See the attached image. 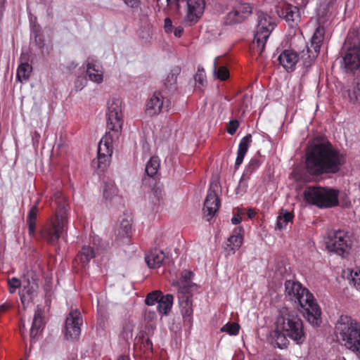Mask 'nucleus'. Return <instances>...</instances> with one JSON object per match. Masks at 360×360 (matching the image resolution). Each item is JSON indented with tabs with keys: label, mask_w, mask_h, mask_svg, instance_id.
<instances>
[{
	"label": "nucleus",
	"mask_w": 360,
	"mask_h": 360,
	"mask_svg": "<svg viewBox=\"0 0 360 360\" xmlns=\"http://www.w3.org/2000/svg\"><path fill=\"white\" fill-rule=\"evenodd\" d=\"M345 162L344 155L328 141L311 144L305 153L304 169L307 176L304 181L323 174L338 173Z\"/></svg>",
	"instance_id": "obj_1"
},
{
	"label": "nucleus",
	"mask_w": 360,
	"mask_h": 360,
	"mask_svg": "<svg viewBox=\"0 0 360 360\" xmlns=\"http://www.w3.org/2000/svg\"><path fill=\"white\" fill-rule=\"evenodd\" d=\"M122 100L112 98L108 102L107 127L108 131L102 137L98 146V159L94 167L103 169L110 163L113 152V142L118 139L123 125Z\"/></svg>",
	"instance_id": "obj_2"
},
{
	"label": "nucleus",
	"mask_w": 360,
	"mask_h": 360,
	"mask_svg": "<svg viewBox=\"0 0 360 360\" xmlns=\"http://www.w3.org/2000/svg\"><path fill=\"white\" fill-rule=\"evenodd\" d=\"M285 289L286 296L298 302L307 321L314 326H318L321 322V311L313 295L295 281H286Z\"/></svg>",
	"instance_id": "obj_3"
},
{
	"label": "nucleus",
	"mask_w": 360,
	"mask_h": 360,
	"mask_svg": "<svg viewBox=\"0 0 360 360\" xmlns=\"http://www.w3.org/2000/svg\"><path fill=\"white\" fill-rule=\"evenodd\" d=\"M65 199L61 191H57L51 199L50 206L55 214L43 228L41 236L51 244H55L61 236L68 222Z\"/></svg>",
	"instance_id": "obj_4"
},
{
	"label": "nucleus",
	"mask_w": 360,
	"mask_h": 360,
	"mask_svg": "<svg viewBox=\"0 0 360 360\" xmlns=\"http://www.w3.org/2000/svg\"><path fill=\"white\" fill-rule=\"evenodd\" d=\"M275 326L297 345L302 344L306 340L302 319L297 312L287 307H283L279 310Z\"/></svg>",
	"instance_id": "obj_5"
},
{
	"label": "nucleus",
	"mask_w": 360,
	"mask_h": 360,
	"mask_svg": "<svg viewBox=\"0 0 360 360\" xmlns=\"http://www.w3.org/2000/svg\"><path fill=\"white\" fill-rule=\"evenodd\" d=\"M338 338L344 346L356 354H360V323L352 317L341 316L335 326Z\"/></svg>",
	"instance_id": "obj_6"
},
{
	"label": "nucleus",
	"mask_w": 360,
	"mask_h": 360,
	"mask_svg": "<svg viewBox=\"0 0 360 360\" xmlns=\"http://www.w3.org/2000/svg\"><path fill=\"white\" fill-rule=\"evenodd\" d=\"M257 15V24L250 50L253 54L262 57L265 44L275 27V22L271 15L263 11H258Z\"/></svg>",
	"instance_id": "obj_7"
},
{
	"label": "nucleus",
	"mask_w": 360,
	"mask_h": 360,
	"mask_svg": "<svg viewBox=\"0 0 360 360\" xmlns=\"http://www.w3.org/2000/svg\"><path fill=\"white\" fill-rule=\"evenodd\" d=\"M337 190L323 187H308L304 191V200L321 208H327L338 204Z\"/></svg>",
	"instance_id": "obj_8"
},
{
	"label": "nucleus",
	"mask_w": 360,
	"mask_h": 360,
	"mask_svg": "<svg viewBox=\"0 0 360 360\" xmlns=\"http://www.w3.org/2000/svg\"><path fill=\"white\" fill-rule=\"evenodd\" d=\"M326 245L330 252L347 257L350 253L352 244L347 232L338 229L328 232Z\"/></svg>",
	"instance_id": "obj_9"
},
{
	"label": "nucleus",
	"mask_w": 360,
	"mask_h": 360,
	"mask_svg": "<svg viewBox=\"0 0 360 360\" xmlns=\"http://www.w3.org/2000/svg\"><path fill=\"white\" fill-rule=\"evenodd\" d=\"M83 320L80 312L77 310H71L65 320V338L68 340H76L81 333V326Z\"/></svg>",
	"instance_id": "obj_10"
},
{
	"label": "nucleus",
	"mask_w": 360,
	"mask_h": 360,
	"mask_svg": "<svg viewBox=\"0 0 360 360\" xmlns=\"http://www.w3.org/2000/svg\"><path fill=\"white\" fill-rule=\"evenodd\" d=\"M252 6L247 3L236 4L232 11L226 15L225 22L228 25L240 23L247 19L252 13Z\"/></svg>",
	"instance_id": "obj_11"
},
{
	"label": "nucleus",
	"mask_w": 360,
	"mask_h": 360,
	"mask_svg": "<svg viewBox=\"0 0 360 360\" xmlns=\"http://www.w3.org/2000/svg\"><path fill=\"white\" fill-rule=\"evenodd\" d=\"M191 294L190 292H178V298L179 301L181 314L184 319V325L191 328L193 324V304Z\"/></svg>",
	"instance_id": "obj_12"
},
{
	"label": "nucleus",
	"mask_w": 360,
	"mask_h": 360,
	"mask_svg": "<svg viewBox=\"0 0 360 360\" xmlns=\"http://www.w3.org/2000/svg\"><path fill=\"white\" fill-rule=\"evenodd\" d=\"M343 64L347 72L354 74L360 72V41L347 49L343 57Z\"/></svg>",
	"instance_id": "obj_13"
},
{
	"label": "nucleus",
	"mask_w": 360,
	"mask_h": 360,
	"mask_svg": "<svg viewBox=\"0 0 360 360\" xmlns=\"http://www.w3.org/2000/svg\"><path fill=\"white\" fill-rule=\"evenodd\" d=\"M168 101L160 92H155L146 103V113L150 117L159 115L162 110H168Z\"/></svg>",
	"instance_id": "obj_14"
},
{
	"label": "nucleus",
	"mask_w": 360,
	"mask_h": 360,
	"mask_svg": "<svg viewBox=\"0 0 360 360\" xmlns=\"http://www.w3.org/2000/svg\"><path fill=\"white\" fill-rule=\"evenodd\" d=\"M188 11L185 22L188 25L195 24L203 14L205 2L204 0H188Z\"/></svg>",
	"instance_id": "obj_15"
},
{
	"label": "nucleus",
	"mask_w": 360,
	"mask_h": 360,
	"mask_svg": "<svg viewBox=\"0 0 360 360\" xmlns=\"http://www.w3.org/2000/svg\"><path fill=\"white\" fill-rule=\"evenodd\" d=\"M220 200L215 191L210 188L206 196L203 206V214L207 221H210L218 211Z\"/></svg>",
	"instance_id": "obj_16"
},
{
	"label": "nucleus",
	"mask_w": 360,
	"mask_h": 360,
	"mask_svg": "<svg viewBox=\"0 0 360 360\" xmlns=\"http://www.w3.org/2000/svg\"><path fill=\"white\" fill-rule=\"evenodd\" d=\"M325 30L323 27L319 25L315 30V32L311 39V46L307 47L309 60H314L319 55L320 48L324 38Z\"/></svg>",
	"instance_id": "obj_17"
},
{
	"label": "nucleus",
	"mask_w": 360,
	"mask_h": 360,
	"mask_svg": "<svg viewBox=\"0 0 360 360\" xmlns=\"http://www.w3.org/2000/svg\"><path fill=\"white\" fill-rule=\"evenodd\" d=\"M103 68L101 63L93 58L86 60V75L89 79L96 84L103 81Z\"/></svg>",
	"instance_id": "obj_18"
},
{
	"label": "nucleus",
	"mask_w": 360,
	"mask_h": 360,
	"mask_svg": "<svg viewBox=\"0 0 360 360\" xmlns=\"http://www.w3.org/2000/svg\"><path fill=\"white\" fill-rule=\"evenodd\" d=\"M37 284L29 281L23 283L22 288L19 291L20 301L24 307L28 306L37 295Z\"/></svg>",
	"instance_id": "obj_19"
},
{
	"label": "nucleus",
	"mask_w": 360,
	"mask_h": 360,
	"mask_svg": "<svg viewBox=\"0 0 360 360\" xmlns=\"http://www.w3.org/2000/svg\"><path fill=\"white\" fill-rule=\"evenodd\" d=\"M279 63L288 72L292 71L299 60L297 53L292 50H284L278 56Z\"/></svg>",
	"instance_id": "obj_20"
},
{
	"label": "nucleus",
	"mask_w": 360,
	"mask_h": 360,
	"mask_svg": "<svg viewBox=\"0 0 360 360\" xmlns=\"http://www.w3.org/2000/svg\"><path fill=\"white\" fill-rule=\"evenodd\" d=\"M133 231L131 217L125 214L121 217L117 229V237L120 239L129 238Z\"/></svg>",
	"instance_id": "obj_21"
},
{
	"label": "nucleus",
	"mask_w": 360,
	"mask_h": 360,
	"mask_svg": "<svg viewBox=\"0 0 360 360\" xmlns=\"http://www.w3.org/2000/svg\"><path fill=\"white\" fill-rule=\"evenodd\" d=\"M243 229L241 226L236 227L233 229L231 236L226 241V249L233 254H234L243 244Z\"/></svg>",
	"instance_id": "obj_22"
},
{
	"label": "nucleus",
	"mask_w": 360,
	"mask_h": 360,
	"mask_svg": "<svg viewBox=\"0 0 360 360\" xmlns=\"http://www.w3.org/2000/svg\"><path fill=\"white\" fill-rule=\"evenodd\" d=\"M193 277V274L191 271L184 270L181 272V278L172 282V285L178 288V292H181L183 288L184 292H190L191 287L195 285L191 282Z\"/></svg>",
	"instance_id": "obj_23"
},
{
	"label": "nucleus",
	"mask_w": 360,
	"mask_h": 360,
	"mask_svg": "<svg viewBox=\"0 0 360 360\" xmlns=\"http://www.w3.org/2000/svg\"><path fill=\"white\" fill-rule=\"evenodd\" d=\"M96 252L91 245H83L78 252L75 262H78L82 268L86 267L91 259L96 257Z\"/></svg>",
	"instance_id": "obj_24"
},
{
	"label": "nucleus",
	"mask_w": 360,
	"mask_h": 360,
	"mask_svg": "<svg viewBox=\"0 0 360 360\" xmlns=\"http://www.w3.org/2000/svg\"><path fill=\"white\" fill-rule=\"evenodd\" d=\"M165 257L164 252L155 248L146 254L145 260L149 268L155 269L159 268L162 265Z\"/></svg>",
	"instance_id": "obj_25"
},
{
	"label": "nucleus",
	"mask_w": 360,
	"mask_h": 360,
	"mask_svg": "<svg viewBox=\"0 0 360 360\" xmlns=\"http://www.w3.org/2000/svg\"><path fill=\"white\" fill-rule=\"evenodd\" d=\"M44 328V321L42 311L37 308L34 312L32 327L30 328L31 341L33 342L34 338L41 333Z\"/></svg>",
	"instance_id": "obj_26"
},
{
	"label": "nucleus",
	"mask_w": 360,
	"mask_h": 360,
	"mask_svg": "<svg viewBox=\"0 0 360 360\" xmlns=\"http://www.w3.org/2000/svg\"><path fill=\"white\" fill-rule=\"evenodd\" d=\"M282 15L291 25H297L300 20V13L297 6L286 5L282 10Z\"/></svg>",
	"instance_id": "obj_27"
},
{
	"label": "nucleus",
	"mask_w": 360,
	"mask_h": 360,
	"mask_svg": "<svg viewBox=\"0 0 360 360\" xmlns=\"http://www.w3.org/2000/svg\"><path fill=\"white\" fill-rule=\"evenodd\" d=\"M252 142V136L251 134H248L244 136L240 141L237 158L236 160L235 165L236 167H238L243 162L245 155L247 153L248 148Z\"/></svg>",
	"instance_id": "obj_28"
},
{
	"label": "nucleus",
	"mask_w": 360,
	"mask_h": 360,
	"mask_svg": "<svg viewBox=\"0 0 360 360\" xmlns=\"http://www.w3.org/2000/svg\"><path fill=\"white\" fill-rule=\"evenodd\" d=\"M288 338V335L281 330H278L276 326H275V329L270 333L271 342L280 349H284L288 347L289 345Z\"/></svg>",
	"instance_id": "obj_29"
},
{
	"label": "nucleus",
	"mask_w": 360,
	"mask_h": 360,
	"mask_svg": "<svg viewBox=\"0 0 360 360\" xmlns=\"http://www.w3.org/2000/svg\"><path fill=\"white\" fill-rule=\"evenodd\" d=\"M38 204H39V200H37L35 204L31 207V209L27 214V217L28 231H29L30 236H34V233H35L37 215V212H38Z\"/></svg>",
	"instance_id": "obj_30"
},
{
	"label": "nucleus",
	"mask_w": 360,
	"mask_h": 360,
	"mask_svg": "<svg viewBox=\"0 0 360 360\" xmlns=\"http://www.w3.org/2000/svg\"><path fill=\"white\" fill-rule=\"evenodd\" d=\"M173 301L174 297L172 295H162L158 303V310L159 312L161 314H167L172 307Z\"/></svg>",
	"instance_id": "obj_31"
},
{
	"label": "nucleus",
	"mask_w": 360,
	"mask_h": 360,
	"mask_svg": "<svg viewBox=\"0 0 360 360\" xmlns=\"http://www.w3.org/2000/svg\"><path fill=\"white\" fill-rule=\"evenodd\" d=\"M294 215L292 212L282 210L277 217L276 228L282 230L286 228L289 222H292Z\"/></svg>",
	"instance_id": "obj_32"
},
{
	"label": "nucleus",
	"mask_w": 360,
	"mask_h": 360,
	"mask_svg": "<svg viewBox=\"0 0 360 360\" xmlns=\"http://www.w3.org/2000/svg\"><path fill=\"white\" fill-rule=\"evenodd\" d=\"M32 70V68L28 63H21L17 69V80L20 82L27 80Z\"/></svg>",
	"instance_id": "obj_33"
},
{
	"label": "nucleus",
	"mask_w": 360,
	"mask_h": 360,
	"mask_svg": "<svg viewBox=\"0 0 360 360\" xmlns=\"http://www.w3.org/2000/svg\"><path fill=\"white\" fill-rule=\"evenodd\" d=\"M213 74L214 76L220 80H226L229 77V72L228 69L224 65L218 63V58H215L213 65Z\"/></svg>",
	"instance_id": "obj_34"
},
{
	"label": "nucleus",
	"mask_w": 360,
	"mask_h": 360,
	"mask_svg": "<svg viewBox=\"0 0 360 360\" xmlns=\"http://www.w3.org/2000/svg\"><path fill=\"white\" fill-rule=\"evenodd\" d=\"M160 160L158 157L153 156L146 165V172L150 176L155 175L160 168Z\"/></svg>",
	"instance_id": "obj_35"
},
{
	"label": "nucleus",
	"mask_w": 360,
	"mask_h": 360,
	"mask_svg": "<svg viewBox=\"0 0 360 360\" xmlns=\"http://www.w3.org/2000/svg\"><path fill=\"white\" fill-rule=\"evenodd\" d=\"M349 101L357 105H360V82L354 84L348 91Z\"/></svg>",
	"instance_id": "obj_36"
},
{
	"label": "nucleus",
	"mask_w": 360,
	"mask_h": 360,
	"mask_svg": "<svg viewBox=\"0 0 360 360\" xmlns=\"http://www.w3.org/2000/svg\"><path fill=\"white\" fill-rule=\"evenodd\" d=\"M134 324L130 320H125L122 325L121 338L127 341L133 336Z\"/></svg>",
	"instance_id": "obj_37"
},
{
	"label": "nucleus",
	"mask_w": 360,
	"mask_h": 360,
	"mask_svg": "<svg viewBox=\"0 0 360 360\" xmlns=\"http://www.w3.org/2000/svg\"><path fill=\"white\" fill-rule=\"evenodd\" d=\"M117 195V188L112 183L106 184L103 188V198L107 201H111Z\"/></svg>",
	"instance_id": "obj_38"
},
{
	"label": "nucleus",
	"mask_w": 360,
	"mask_h": 360,
	"mask_svg": "<svg viewBox=\"0 0 360 360\" xmlns=\"http://www.w3.org/2000/svg\"><path fill=\"white\" fill-rule=\"evenodd\" d=\"M240 325L235 322H228L221 328V332L226 333L230 335H236L238 334Z\"/></svg>",
	"instance_id": "obj_39"
},
{
	"label": "nucleus",
	"mask_w": 360,
	"mask_h": 360,
	"mask_svg": "<svg viewBox=\"0 0 360 360\" xmlns=\"http://www.w3.org/2000/svg\"><path fill=\"white\" fill-rule=\"evenodd\" d=\"M349 283L360 290V269H352L349 274Z\"/></svg>",
	"instance_id": "obj_40"
},
{
	"label": "nucleus",
	"mask_w": 360,
	"mask_h": 360,
	"mask_svg": "<svg viewBox=\"0 0 360 360\" xmlns=\"http://www.w3.org/2000/svg\"><path fill=\"white\" fill-rule=\"evenodd\" d=\"M162 292L159 290L153 291L149 293L146 298V304L149 306L154 305L158 301L162 296Z\"/></svg>",
	"instance_id": "obj_41"
},
{
	"label": "nucleus",
	"mask_w": 360,
	"mask_h": 360,
	"mask_svg": "<svg viewBox=\"0 0 360 360\" xmlns=\"http://www.w3.org/2000/svg\"><path fill=\"white\" fill-rule=\"evenodd\" d=\"M8 285L9 292L13 294L21 286V281L18 278L13 277L8 279Z\"/></svg>",
	"instance_id": "obj_42"
},
{
	"label": "nucleus",
	"mask_w": 360,
	"mask_h": 360,
	"mask_svg": "<svg viewBox=\"0 0 360 360\" xmlns=\"http://www.w3.org/2000/svg\"><path fill=\"white\" fill-rule=\"evenodd\" d=\"M260 166V162L259 159L256 158H252L248 165L246 167L245 172L247 174H252L253 172H255L257 169L259 168Z\"/></svg>",
	"instance_id": "obj_43"
},
{
	"label": "nucleus",
	"mask_w": 360,
	"mask_h": 360,
	"mask_svg": "<svg viewBox=\"0 0 360 360\" xmlns=\"http://www.w3.org/2000/svg\"><path fill=\"white\" fill-rule=\"evenodd\" d=\"M180 73V69L179 68H175L169 72L167 77V83L169 85L174 84L176 82L177 76Z\"/></svg>",
	"instance_id": "obj_44"
},
{
	"label": "nucleus",
	"mask_w": 360,
	"mask_h": 360,
	"mask_svg": "<svg viewBox=\"0 0 360 360\" xmlns=\"http://www.w3.org/2000/svg\"><path fill=\"white\" fill-rule=\"evenodd\" d=\"M248 181L245 178L242 177L238 183V186L236 188L237 194H243L246 192L248 188Z\"/></svg>",
	"instance_id": "obj_45"
},
{
	"label": "nucleus",
	"mask_w": 360,
	"mask_h": 360,
	"mask_svg": "<svg viewBox=\"0 0 360 360\" xmlns=\"http://www.w3.org/2000/svg\"><path fill=\"white\" fill-rule=\"evenodd\" d=\"M238 127L239 122L237 120H231L229 122L227 125V132L231 135H233L236 133Z\"/></svg>",
	"instance_id": "obj_46"
},
{
	"label": "nucleus",
	"mask_w": 360,
	"mask_h": 360,
	"mask_svg": "<svg viewBox=\"0 0 360 360\" xmlns=\"http://www.w3.org/2000/svg\"><path fill=\"white\" fill-rule=\"evenodd\" d=\"M124 4L131 8H138L141 4V0H122Z\"/></svg>",
	"instance_id": "obj_47"
},
{
	"label": "nucleus",
	"mask_w": 360,
	"mask_h": 360,
	"mask_svg": "<svg viewBox=\"0 0 360 360\" xmlns=\"http://www.w3.org/2000/svg\"><path fill=\"white\" fill-rule=\"evenodd\" d=\"M142 338H143V345L144 350L152 351L153 343H152L151 340L148 338H146L145 339V335L143 334L142 335Z\"/></svg>",
	"instance_id": "obj_48"
},
{
	"label": "nucleus",
	"mask_w": 360,
	"mask_h": 360,
	"mask_svg": "<svg viewBox=\"0 0 360 360\" xmlns=\"http://www.w3.org/2000/svg\"><path fill=\"white\" fill-rule=\"evenodd\" d=\"M164 29L165 32L170 33L172 31V22L170 18H167L165 20Z\"/></svg>",
	"instance_id": "obj_49"
},
{
	"label": "nucleus",
	"mask_w": 360,
	"mask_h": 360,
	"mask_svg": "<svg viewBox=\"0 0 360 360\" xmlns=\"http://www.w3.org/2000/svg\"><path fill=\"white\" fill-rule=\"evenodd\" d=\"M85 84H86L85 79H82L81 81L79 79H77L75 82V87L77 91H80L84 87Z\"/></svg>",
	"instance_id": "obj_50"
},
{
	"label": "nucleus",
	"mask_w": 360,
	"mask_h": 360,
	"mask_svg": "<svg viewBox=\"0 0 360 360\" xmlns=\"http://www.w3.org/2000/svg\"><path fill=\"white\" fill-rule=\"evenodd\" d=\"M205 78V75L203 71H199L198 74L195 76V79L197 82H198L200 84H203Z\"/></svg>",
	"instance_id": "obj_51"
},
{
	"label": "nucleus",
	"mask_w": 360,
	"mask_h": 360,
	"mask_svg": "<svg viewBox=\"0 0 360 360\" xmlns=\"http://www.w3.org/2000/svg\"><path fill=\"white\" fill-rule=\"evenodd\" d=\"M153 194L156 197V198L159 200L162 198L163 191L162 189L160 187H156L154 188Z\"/></svg>",
	"instance_id": "obj_52"
},
{
	"label": "nucleus",
	"mask_w": 360,
	"mask_h": 360,
	"mask_svg": "<svg viewBox=\"0 0 360 360\" xmlns=\"http://www.w3.org/2000/svg\"><path fill=\"white\" fill-rule=\"evenodd\" d=\"M183 32H184L183 27H181V26H179L174 29V34L176 37H180L182 35Z\"/></svg>",
	"instance_id": "obj_53"
},
{
	"label": "nucleus",
	"mask_w": 360,
	"mask_h": 360,
	"mask_svg": "<svg viewBox=\"0 0 360 360\" xmlns=\"http://www.w3.org/2000/svg\"><path fill=\"white\" fill-rule=\"evenodd\" d=\"M242 220V218L240 215L237 214V215H234L232 219H231V221L233 224H238Z\"/></svg>",
	"instance_id": "obj_54"
},
{
	"label": "nucleus",
	"mask_w": 360,
	"mask_h": 360,
	"mask_svg": "<svg viewBox=\"0 0 360 360\" xmlns=\"http://www.w3.org/2000/svg\"><path fill=\"white\" fill-rule=\"evenodd\" d=\"M247 214H248V217H249L250 219H252V218H253V217L255 216L256 212H255V211L254 210H252V209H249V210H248V212H247Z\"/></svg>",
	"instance_id": "obj_55"
},
{
	"label": "nucleus",
	"mask_w": 360,
	"mask_h": 360,
	"mask_svg": "<svg viewBox=\"0 0 360 360\" xmlns=\"http://www.w3.org/2000/svg\"><path fill=\"white\" fill-rule=\"evenodd\" d=\"M117 360H129V358L126 356H121L118 358Z\"/></svg>",
	"instance_id": "obj_56"
},
{
	"label": "nucleus",
	"mask_w": 360,
	"mask_h": 360,
	"mask_svg": "<svg viewBox=\"0 0 360 360\" xmlns=\"http://www.w3.org/2000/svg\"><path fill=\"white\" fill-rule=\"evenodd\" d=\"M170 0H167V2L169 3Z\"/></svg>",
	"instance_id": "obj_57"
},
{
	"label": "nucleus",
	"mask_w": 360,
	"mask_h": 360,
	"mask_svg": "<svg viewBox=\"0 0 360 360\" xmlns=\"http://www.w3.org/2000/svg\"><path fill=\"white\" fill-rule=\"evenodd\" d=\"M342 360H345V359L342 358Z\"/></svg>",
	"instance_id": "obj_58"
}]
</instances>
